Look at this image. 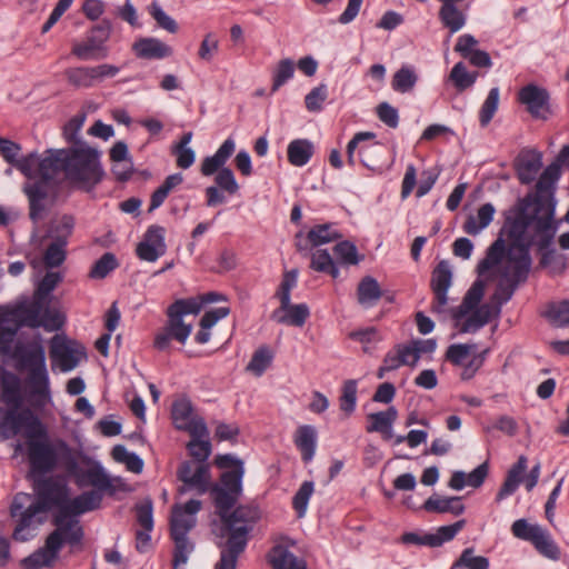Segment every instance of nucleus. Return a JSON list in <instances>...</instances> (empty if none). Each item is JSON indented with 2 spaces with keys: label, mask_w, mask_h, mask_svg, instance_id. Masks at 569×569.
I'll use <instances>...</instances> for the list:
<instances>
[{
  "label": "nucleus",
  "mask_w": 569,
  "mask_h": 569,
  "mask_svg": "<svg viewBox=\"0 0 569 569\" xmlns=\"http://www.w3.org/2000/svg\"><path fill=\"white\" fill-rule=\"evenodd\" d=\"M561 174L558 164L549 163L539 174L535 192H528L503 212L505 223L499 233L502 237L507 234L511 241L525 236L527 229L533 226L537 247L551 244L559 228L555 217L558 204L556 193Z\"/></svg>",
  "instance_id": "1"
},
{
  "label": "nucleus",
  "mask_w": 569,
  "mask_h": 569,
  "mask_svg": "<svg viewBox=\"0 0 569 569\" xmlns=\"http://www.w3.org/2000/svg\"><path fill=\"white\" fill-rule=\"evenodd\" d=\"M43 158V168L52 172H63L66 179L78 190L91 192L103 180L104 170L100 162V152L89 146L48 149Z\"/></svg>",
  "instance_id": "2"
},
{
  "label": "nucleus",
  "mask_w": 569,
  "mask_h": 569,
  "mask_svg": "<svg viewBox=\"0 0 569 569\" xmlns=\"http://www.w3.org/2000/svg\"><path fill=\"white\" fill-rule=\"evenodd\" d=\"M63 448L69 458L64 468L79 488L92 486L98 492H108L110 496L116 493L117 488L99 461L70 446Z\"/></svg>",
  "instance_id": "3"
},
{
  "label": "nucleus",
  "mask_w": 569,
  "mask_h": 569,
  "mask_svg": "<svg viewBox=\"0 0 569 569\" xmlns=\"http://www.w3.org/2000/svg\"><path fill=\"white\" fill-rule=\"evenodd\" d=\"M217 513L222 521L221 536H228L222 549L230 550L231 547L238 545L242 553L247 548L249 533L261 518L259 507L256 505H239L231 510H217Z\"/></svg>",
  "instance_id": "4"
},
{
  "label": "nucleus",
  "mask_w": 569,
  "mask_h": 569,
  "mask_svg": "<svg viewBox=\"0 0 569 569\" xmlns=\"http://www.w3.org/2000/svg\"><path fill=\"white\" fill-rule=\"evenodd\" d=\"M63 446L69 445L62 439H57L54 441L49 440L48 428L46 425L43 436L28 438V478L43 476L53 471L60 461L66 467L69 458Z\"/></svg>",
  "instance_id": "5"
},
{
  "label": "nucleus",
  "mask_w": 569,
  "mask_h": 569,
  "mask_svg": "<svg viewBox=\"0 0 569 569\" xmlns=\"http://www.w3.org/2000/svg\"><path fill=\"white\" fill-rule=\"evenodd\" d=\"M0 407V442L10 440L24 432L26 438H36L44 435V423L30 408L21 405H6Z\"/></svg>",
  "instance_id": "6"
},
{
  "label": "nucleus",
  "mask_w": 569,
  "mask_h": 569,
  "mask_svg": "<svg viewBox=\"0 0 569 569\" xmlns=\"http://www.w3.org/2000/svg\"><path fill=\"white\" fill-rule=\"evenodd\" d=\"M80 516L81 513L76 507L73 498H70L69 491L51 517V523L54 526L51 533L67 542L71 553L81 550L83 547L84 529L79 520Z\"/></svg>",
  "instance_id": "7"
},
{
  "label": "nucleus",
  "mask_w": 569,
  "mask_h": 569,
  "mask_svg": "<svg viewBox=\"0 0 569 569\" xmlns=\"http://www.w3.org/2000/svg\"><path fill=\"white\" fill-rule=\"evenodd\" d=\"M2 359L12 360L18 371H28V379L46 382L48 373L46 351L40 341H17L11 352Z\"/></svg>",
  "instance_id": "8"
},
{
  "label": "nucleus",
  "mask_w": 569,
  "mask_h": 569,
  "mask_svg": "<svg viewBox=\"0 0 569 569\" xmlns=\"http://www.w3.org/2000/svg\"><path fill=\"white\" fill-rule=\"evenodd\" d=\"M29 499L30 495L18 493L10 505V517L16 521L12 539L19 542L32 539L34 537L32 531L44 521V518L39 515L46 512L34 501L26 507V501Z\"/></svg>",
  "instance_id": "9"
},
{
  "label": "nucleus",
  "mask_w": 569,
  "mask_h": 569,
  "mask_svg": "<svg viewBox=\"0 0 569 569\" xmlns=\"http://www.w3.org/2000/svg\"><path fill=\"white\" fill-rule=\"evenodd\" d=\"M516 99L533 120L547 122L556 116L557 110L550 91L538 83L529 82L522 86L517 91Z\"/></svg>",
  "instance_id": "10"
},
{
  "label": "nucleus",
  "mask_w": 569,
  "mask_h": 569,
  "mask_svg": "<svg viewBox=\"0 0 569 569\" xmlns=\"http://www.w3.org/2000/svg\"><path fill=\"white\" fill-rule=\"evenodd\" d=\"M32 481L34 502L46 513L54 511L67 497L69 487L61 476H37L29 478Z\"/></svg>",
  "instance_id": "11"
},
{
  "label": "nucleus",
  "mask_w": 569,
  "mask_h": 569,
  "mask_svg": "<svg viewBox=\"0 0 569 569\" xmlns=\"http://www.w3.org/2000/svg\"><path fill=\"white\" fill-rule=\"evenodd\" d=\"M111 31V21L102 19L89 30L84 41L73 44L71 53L80 60L107 58L109 50L106 42L109 40Z\"/></svg>",
  "instance_id": "12"
},
{
  "label": "nucleus",
  "mask_w": 569,
  "mask_h": 569,
  "mask_svg": "<svg viewBox=\"0 0 569 569\" xmlns=\"http://www.w3.org/2000/svg\"><path fill=\"white\" fill-rule=\"evenodd\" d=\"M244 471L227 470L220 475V482L210 486V495L217 510H231L242 495Z\"/></svg>",
  "instance_id": "13"
},
{
  "label": "nucleus",
  "mask_w": 569,
  "mask_h": 569,
  "mask_svg": "<svg viewBox=\"0 0 569 569\" xmlns=\"http://www.w3.org/2000/svg\"><path fill=\"white\" fill-rule=\"evenodd\" d=\"M86 357V348L77 340L59 335L51 339L50 358L52 366H58L62 372L73 370L81 358Z\"/></svg>",
  "instance_id": "14"
},
{
  "label": "nucleus",
  "mask_w": 569,
  "mask_h": 569,
  "mask_svg": "<svg viewBox=\"0 0 569 569\" xmlns=\"http://www.w3.org/2000/svg\"><path fill=\"white\" fill-rule=\"evenodd\" d=\"M43 158L39 161V179L34 182H27L23 186V192L29 200V218L37 223L42 219L46 211L44 201L48 198V184L53 179L56 172L51 168H43Z\"/></svg>",
  "instance_id": "15"
},
{
  "label": "nucleus",
  "mask_w": 569,
  "mask_h": 569,
  "mask_svg": "<svg viewBox=\"0 0 569 569\" xmlns=\"http://www.w3.org/2000/svg\"><path fill=\"white\" fill-rule=\"evenodd\" d=\"M542 166V152L535 148H522L512 162L516 177L523 186L537 180Z\"/></svg>",
  "instance_id": "16"
},
{
  "label": "nucleus",
  "mask_w": 569,
  "mask_h": 569,
  "mask_svg": "<svg viewBox=\"0 0 569 569\" xmlns=\"http://www.w3.org/2000/svg\"><path fill=\"white\" fill-rule=\"evenodd\" d=\"M532 246H537L536 233L533 236H528L526 233L520 238L511 240L508 247L507 261L505 266L529 276L532 266V258L530 254Z\"/></svg>",
  "instance_id": "17"
},
{
  "label": "nucleus",
  "mask_w": 569,
  "mask_h": 569,
  "mask_svg": "<svg viewBox=\"0 0 569 569\" xmlns=\"http://www.w3.org/2000/svg\"><path fill=\"white\" fill-rule=\"evenodd\" d=\"M202 503L198 499H190L184 505L176 503L170 517V537L183 536L196 527V515L201 510Z\"/></svg>",
  "instance_id": "18"
},
{
  "label": "nucleus",
  "mask_w": 569,
  "mask_h": 569,
  "mask_svg": "<svg viewBox=\"0 0 569 569\" xmlns=\"http://www.w3.org/2000/svg\"><path fill=\"white\" fill-rule=\"evenodd\" d=\"M64 545H67V542L50 532L46 537L43 547L38 548L28 557L23 558L20 565L23 569L51 568L59 558V553Z\"/></svg>",
  "instance_id": "19"
},
{
  "label": "nucleus",
  "mask_w": 569,
  "mask_h": 569,
  "mask_svg": "<svg viewBox=\"0 0 569 569\" xmlns=\"http://www.w3.org/2000/svg\"><path fill=\"white\" fill-rule=\"evenodd\" d=\"M528 277L503 264L500 271V280L490 297V302L496 305L497 312H501V307L511 300L518 287L525 283Z\"/></svg>",
  "instance_id": "20"
},
{
  "label": "nucleus",
  "mask_w": 569,
  "mask_h": 569,
  "mask_svg": "<svg viewBox=\"0 0 569 569\" xmlns=\"http://www.w3.org/2000/svg\"><path fill=\"white\" fill-rule=\"evenodd\" d=\"M166 229L159 224L150 226L141 242L138 243L136 253L139 259L154 262L166 253Z\"/></svg>",
  "instance_id": "21"
},
{
  "label": "nucleus",
  "mask_w": 569,
  "mask_h": 569,
  "mask_svg": "<svg viewBox=\"0 0 569 569\" xmlns=\"http://www.w3.org/2000/svg\"><path fill=\"white\" fill-rule=\"evenodd\" d=\"M452 272L448 261L441 260L431 273L430 287L435 295V301L431 306V311L440 313L443 311V306L447 305V293L451 286Z\"/></svg>",
  "instance_id": "22"
},
{
  "label": "nucleus",
  "mask_w": 569,
  "mask_h": 569,
  "mask_svg": "<svg viewBox=\"0 0 569 569\" xmlns=\"http://www.w3.org/2000/svg\"><path fill=\"white\" fill-rule=\"evenodd\" d=\"M46 307L41 301L32 298L31 302H21L2 315V322L16 323L20 328H39V316Z\"/></svg>",
  "instance_id": "23"
},
{
  "label": "nucleus",
  "mask_w": 569,
  "mask_h": 569,
  "mask_svg": "<svg viewBox=\"0 0 569 569\" xmlns=\"http://www.w3.org/2000/svg\"><path fill=\"white\" fill-rule=\"evenodd\" d=\"M310 317V308L307 303H291L287 306L280 303V307L272 311L271 319L278 323L301 328Z\"/></svg>",
  "instance_id": "24"
},
{
  "label": "nucleus",
  "mask_w": 569,
  "mask_h": 569,
  "mask_svg": "<svg viewBox=\"0 0 569 569\" xmlns=\"http://www.w3.org/2000/svg\"><path fill=\"white\" fill-rule=\"evenodd\" d=\"M132 51L137 58L146 60L164 59L170 57L173 52L170 46L153 37H144L136 40L132 44Z\"/></svg>",
  "instance_id": "25"
},
{
  "label": "nucleus",
  "mask_w": 569,
  "mask_h": 569,
  "mask_svg": "<svg viewBox=\"0 0 569 569\" xmlns=\"http://www.w3.org/2000/svg\"><path fill=\"white\" fill-rule=\"evenodd\" d=\"M293 443L301 453L305 463L310 462L317 450L318 432L315 426L301 425L293 433Z\"/></svg>",
  "instance_id": "26"
},
{
  "label": "nucleus",
  "mask_w": 569,
  "mask_h": 569,
  "mask_svg": "<svg viewBox=\"0 0 569 569\" xmlns=\"http://www.w3.org/2000/svg\"><path fill=\"white\" fill-rule=\"evenodd\" d=\"M0 402L4 405H22L21 379L12 371L0 369Z\"/></svg>",
  "instance_id": "27"
},
{
  "label": "nucleus",
  "mask_w": 569,
  "mask_h": 569,
  "mask_svg": "<svg viewBox=\"0 0 569 569\" xmlns=\"http://www.w3.org/2000/svg\"><path fill=\"white\" fill-rule=\"evenodd\" d=\"M528 459L521 455L518 460L508 470L506 479L497 492L496 501L500 502L509 496L513 495L523 482V475L527 470Z\"/></svg>",
  "instance_id": "28"
},
{
  "label": "nucleus",
  "mask_w": 569,
  "mask_h": 569,
  "mask_svg": "<svg viewBox=\"0 0 569 569\" xmlns=\"http://www.w3.org/2000/svg\"><path fill=\"white\" fill-rule=\"evenodd\" d=\"M236 149V142L232 138L226 139L212 156L206 157L200 167V172L204 177H210L222 168Z\"/></svg>",
  "instance_id": "29"
},
{
  "label": "nucleus",
  "mask_w": 569,
  "mask_h": 569,
  "mask_svg": "<svg viewBox=\"0 0 569 569\" xmlns=\"http://www.w3.org/2000/svg\"><path fill=\"white\" fill-rule=\"evenodd\" d=\"M272 569H308L305 559L297 557L282 545L273 546L267 555Z\"/></svg>",
  "instance_id": "30"
},
{
  "label": "nucleus",
  "mask_w": 569,
  "mask_h": 569,
  "mask_svg": "<svg viewBox=\"0 0 569 569\" xmlns=\"http://www.w3.org/2000/svg\"><path fill=\"white\" fill-rule=\"evenodd\" d=\"M398 417V410L395 406L388 407L385 411L372 412L368 415L370 423L366 427L367 432H379L385 440L392 437V426Z\"/></svg>",
  "instance_id": "31"
},
{
  "label": "nucleus",
  "mask_w": 569,
  "mask_h": 569,
  "mask_svg": "<svg viewBox=\"0 0 569 569\" xmlns=\"http://www.w3.org/2000/svg\"><path fill=\"white\" fill-rule=\"evenodd\" d=\"M466 523V519H460L451 525L438 527L436 532L421 533V546L430 548L441 547L443 543L453 540L458 532L465 528Z\"/></svg>",
  "instance_id": "32"
},
{
  "label": "nucleus",
  "mask_w": 569,
  "mask_h": 569,
  "mask_svg": "<svg viewBox=\"0 0 569 569\" xmlns=\"http://www.w3.org/2000/svg\"><path fill=\"white\" fill-rule=\"evenodd\" d=\"M473 310V313L461 325L459 329L461 333L476 332L501 313L496 311V305L491 302L478 306Z\"/></svg>",
  "instance_id": "33"
},
{
  "label": "nucleus",
  "mask_w": 569,
  "mask_h": 569,
  "mask_svg": "<svg viewBox=\"0 0 569 569\" xmlns=\"http://www.w3.org/2000/svg\"><path fill=\"white\" fill-rule=\"evenodd\" d=\"M382 296L383 291L376 278L366 276L359 281L357 287V300L363 308L369 309L375 307Z\"/></svg>",
  "instance_id": "34"
},
{
  "label": "nucleus",
  "mask_w": 569,
  "mask_h": 569,
  "mask_svg": "<svg viewBox=\"0 0 569 569\" xmlns=\"http://www.w3.org/2000/svg\"><path fill=\"white\" fill-rule=\"evenodd\" d=\"M507 253L508 247L502 238V233H499L498 238L487 249L486 257L478 262V274L482 276L493 267L498 266L503 258L507 259Z\"/></svg>",
  "instance_id": "35"
},
{
  "label": "nucleus",
  "mask_w": 569,
  "mask_h": 569,
  "mask_svg": "<svg viewBox=\"0 0 569 569\" xmlns=\"http://www.w3.org/2000/svg\"><path fill=\"white\" fill-rule=\"evenodd\" d=\"M315 153V146L309 139H295L289 142L287 157L290 164L295 167L306 166Z\"/></svg>",
  "instance_id": "36"
},
{
  "label": "nucleus",
  "mask_w": 569,
  "mask_h": 569,
  "mask_svg": "<svg viewBox=\"0 0 569 569\" xmlns=\"http://www.w3.org/2000/svg\"><path fill=\"white\" fill-rule=\"evenodd\" d=\"M496 208L492 203L482 204L477 211V218L470 216L463 223V230L468 234H477L487 228L493 220Z\"/></svg>",
  "instance_id": "37"
},
{
  "label": "nucleus",
  "mask_w": 569,
  "mask_h": 569,
  "mask_svg": "<svg viewBox=\"0 0 569 569\" xmlns=\"http://www.w3.org/2000/svg\"><path fill=\"white\" fill-rule=\"evenodd\" d=\"M478 77V71H468L465 63L459 61L451 69L448 80L452 82L457 92L461 93L473 87Z\"/></svg>",
  "instance_id": "38"
},
{
  "label": "nucleus",
  "mask_w": 569,
  "mask_h": 569,
  "mask_svg": "<svg viewBox=\"0 0 569 569\" xmlns=\"http://www.w3.org/2000/svg\"><path fill=\"white\" fill-rule=\"evenodd\" d=\"M310 268L315 271L327 273L333 279H338L340 276V269L327 249H317L312 252Z\"/></svg>",
  "instance_id": "39"
},
{
  "label": "nucleus",
  "mask_w": 569,
  "mask_h": 569,
  "mask_svg": "<svg viewBox=\"0 0 569 569\" xmlns=\"http://www.w3.org/2000/svg\"><path fill=\"white\" fill-rule=\"evenodd\" d=\"M488 557L475 556V548H465L460 556L452 562L450 569H489Z\"/></svg>",
  "instance_id": "40"
},
{
  "label": "nucleus",
  "mask_w": 569,
  "mask_h": 569,
  "mask_svg": "<svg viewBox=\"0 0 569 569\" xmlns=\"http://www.w3.org/2000/svg\"><path fill=\"white\" fill-rule=\"evenodd\" d=\"M439 19L449 29L450 33L458 32L466 24V16L456 4L442 3L439 10Z\"/></svg>",
  "instance_id": "41"
},
{
  "label": "nucleus",
  "mask_w": 569,
  "mask_h": 569,
  "mask_svg": "<svg viewBox=\"0 0 569 569\" xmlns=\"http://www.w3.org/2000/svg\"><path fill=\"white\" fill-rule=\"evenodd\" d=\"M62 281V274L58 271H47L44 277L36 287L33 297L41 301L44 306L50 305L51 292Z\"/></svg>",
  "instance_id": "42"
},
{
  "label": "nucleus",
  "mask_w": 569,
  "mask_h": 569,
  "mask_svg": "<svg viewBox=\"0 0 569 569\" xmlns=\"http://www.w3.org/2000/svg\"><path fill=\"white\" fill-rule=\"evenodd\" d=\"M273 353L269 346H260L252 355L247 371L252 372L256 377H261L266 370L271 366Z\"/></svg>",
  "instance_id": "43"
},
{
  "label": "nucleus",
  "mask_w": 569,
  "mask_h": 569,
  "mask_svg": "<svg viewBox=\"0 0 569 569\" xmlns=\"http://www.w3.org/2000/svg\"><path fill=\"white\" fill-rule=\"evenodd\" d=\"M64 74L68 83L77 89L91 88L96 84L92 67L68 68Z\"/></svg>",
  "instance_id": "44"
},
{
  "label": "nucleus",
  "mask_w": 569,
  "mask_h": 569,
  "mask_svg": "<svg viewBox=\"0 0 569 569\" xmlns=\"http://www.w3.org/2000/svg\"><path fill=\"white\" fill-rule=\"evenodd\" d=\"M551 326L557 328H569V299L550 303L545 312Z\"/></svg>",
  "instance_id": "45"
},
{
  "label": "nucleus",
  "mask_w": 569,
  "mask_h": 569,
  "mask_svg": "<svg viewBox=\"0 0 569 569\" xmlns=\"http://www.w3.org/2000/svg\"><path fill=\"white\" fill-rule=\"evenodd\" d=\"M74 224L73 216L64 213L60 217L58 223L50 227L49 236L52 238V241L68 246V240L73 232Z\"/></svg>",
  "instance_id": "46"
},
{
  "label": "nucleus",
  "mask_w": 569,
  "mask_h": 569,
  "mask_svg": "<svg viewBox=\"0 0 569 569\" xmlns=\"http://www.w3.org/2000/svg\"><path fill=\"white\" fill-rule=\"evenodd\" d=\"M500 89L493 87L489 90L486 100L479 110V124L486 128L493 119L499 107Z\"/></svg>",
  "instance_id": "47"
},
{
  "label": "nucleus",
  "mask_w": 569,
  "mask_h": 569,
  "mask_svg": "<svg viewBox=\"0 0 569 569\" xmlns=\"http://www.w3.org/2000/svg\"><path fill=\"white\" fill-rule=\"evenodd\" d=\"M531 545L541 556L548 559L558 560L560 558V548L547 529H543Z\"/></svg>",
  "instance_id": "48"
},
{
  "label": "nucleus",
  "mask_w": 569,
  "mask_h": 569,
  "mask_svg": "<svg viewBox=\"0 0 569 569\" xmlns=\"http://www.w3.org/2000/svg\"><path fill=\"white\" fill-rule=\"evenodd\" d=\"M46 382L28 379L30 386V401L34 408H43L51 400L50 379L47 373Z\"/></svg>",
  "instance_id": "49"
},
{
  "label": "nucleus",
  "mask_w": 569,
  "mask_h": 569,
  "mask_svg": "<svg viewBox=\"0 0 569 569\" xmlns=\"http://www.w3.org/2000/svg\"><path fill=\"white\" fill-rule=\"evenodd\" d=\"M418 81L415 70L410 67L402 66L393 74L391 87L395 91L406 93L413 89Z\"/></svg>",
  "instance_id": "50"
},
{
  "label": "nucleus",
  "mask_w": 569,
  "mask_h": 569,
  "mask_svg": "<svg viewBox=\"0 0 569 569\" xmlns=\"http://www.w3.org/2000/svg\"><path fill=\"white\" fill-rule=\"evenodd\" d=\"M341 234L333 229L332 223L316 224L308 231L311 246L319 247L339 239Z\"/></svg>",
  "instance_id": "51"
},
{
  "label": "nucleus",
  "mask_w": 569,
  "mask_h": 569,
  "mask_svg": "<svg viewBox=\"0 0 569 569\" xmlns=\"http://www.w3.org/2000/svg\"><path fill=\"white\" fill-rule=\"evenodd\" d=\"M333 253L340 263L347 266H356L363 259V256L358 254L356 244L349 240L338 242L333 247Z\"/></svg>",
  "instance_id": "52"
},
{
  "label": "nucleus",
  "mask_w": 569,
  "mask_h": 569,
  "mask_svg": "<svg viewBox=\"0 0 569 569\" xmlns=\"http://www.w3.org/2000/svg\"><path fill=\"white\" fill-rule=\"evenodd\" d=\"M193 406L191 400L183 396L176 399L171 406V419L174 428L192 419Z\"/></svg>",
  "instance_id": "53"
},
{
  "label": "nucleus",
  "mask_w": 569,
  "mask_h": 569,
  "mask_svg": "<svg viewBox=\"0 0 569 569\" xmlns=\"http://www.w3.org/2000/svg\"><path fill=\"white\" fill-rule=\"evenodd\" d=\"M295 76V62L289 59H282L278 62L273 76L271 93L277 92L283 84H286Z\"/></svg>",
  "instance_id": "54"
},
{
  "label": "nucleus",
  "mask_w": 569,
  "mask_h": 569,
  "mask_svg": "<svg viewBox=\"0 0 569 569\" xmlns=\"http://www.w3.org/2000/svg\"><path fill=\"white\" fill-rule=\"evenodd\" d=\"M201 309V302L197 296L176 300L168 307L167 315H172L183 319L187 315H198Z\"/></svg>",
  "instance_id": "55"
},
{
  "label": "nucleus",
  "mask_w": 569,
  "mask_h": 569,
  "mask_svg": "<svg viewBox=\"0 0 569 569\" xmlns=\"http://www.w3.org/2000/svg\"><path fill=\"white\" fill-rule=\"evenodd\" d=\"M315 491L313 481H303L292 498V508L297 512L298 518L305 517L310 497Z\"/></svg>",
  "instance_id": "56"
},
{
  "label": "nucleus",
  "mask_w": 569,
  "mask_h": 569,
  "mask_svg": "<svg viewBox=\"0 0 569 569\" xmlns=\"http://www.w3.org/2000/svg\"><path fill=\"white\" fill-rule=\"evenodd\" d=\"M358 381L356 379L346 380L341 388L339 398L340 409L347 415H351L357 406Z\"/></svg>",
  "instance_id": "57"
},
{
  "label": "nucleus",
  "mask_w": 569,
  "mask_h": 569,
  "mask_svg": "<svg viewBox=\"0 0 569 569\" xmlns=\"http://www.w3.org/2000/svg\"><path fill=\"white\" fill-rule=\"evenodd\" d=\"M193 461L184 460L177 469V479L183 483L179 488V493H184L190 490V485H197L199 482V476L203 469H197L192 472Z\"/></svg>",
  "instance_id": "58"
},
{
  "label": "nucleus",
  "mask_w": 569,
  "mask_h": 569,
  "mask_svg": "<svg viewBox=\"0 0 569 569\" xmlns=\"http://www.w3.org/2000/svg\"><path fill=\"white\" fill-rule=\"evenodd\" d=\"M118 266L117 257L112 252H106L93 263L89 277L92 279H103L117 269Z\"/></svg>",
  "instance_id": "59"
},
{
  "label": "nucleus",
  "mask_w": 569,
  "mask_h": 569,
  "mask_svg": "<svg viewBox=\"0 0 569 569\" xmlns=\"http://www.w3.org/2000/svg\"><path fill=\"white\" fill-rule=\"evenodd\" d=\"M543 528L537 523H530L527 519L521 518L511 525L512 535L523 541L533 542Z\"/></svg>",
  "instance_id": "60"
},
{
  "label": "nucleus",
  "mask_w": 569,
  "mask_h": 569,
  "mask_svg": "<svg viewBox=\"0 0 569 569\" xmlns=\"http://www.w3.org/2000/svg\"><path fill=\"white\" fill-rule=\"evenodd\" d=\"M19 329L20 327L16 323L2 322V317L0 318V355L2 358L8 356L14 348L17 342L14 340Z\"/></svg>",
  "instance_id": "61"
},
{
  "label": "nucleus",
  "mask_w": 569,
  "mask_h": 569,
  "mask_svg": "<svg viewBox=\"0 0 569 569\" xmlns=\"http://www.w3.org/2000/svg\"><path fill=\"white\" fill-rule=\"evenodd\" d=\"M66 322V317L57 309H51L50 305L43 307L39 316V328L42 327L46 331H58Z\"/></svg>",
  "instance_id": "62"
},
{
  "label": "nucleus",
  "mask_w": 569,
  "mask_h": 569,
  "mask_svg": "<svg viewBox=\"0 0 569 569\" xmlns=\"http://www.w3.org/2000/svg\"><path fill=\"white\" fill-rule=\"evenodd\" d=\"M167 317L168 321L166 327L171 339L180 343H184L192 331V326L190 323H184L183 319L179 317L172 315H167Z\"/></svg>",
  "instance_id": "63"
},
{
  "label": "nucleus",
  "mask_w": 569,
  "mask_h": 569,
  "mask_svg": "<svg viewBox=\"0 0 569 569\" xmlns=\"http://www.w3.org/2000/svg\"><path fill=\"white\" fill-rule=\"evenodd\" d=\"M187 450L198 465L208 463L212 452V445L208 439H191L187 443Z\"/></svg>",
  "instance_id": "64"
}]
</instances>
